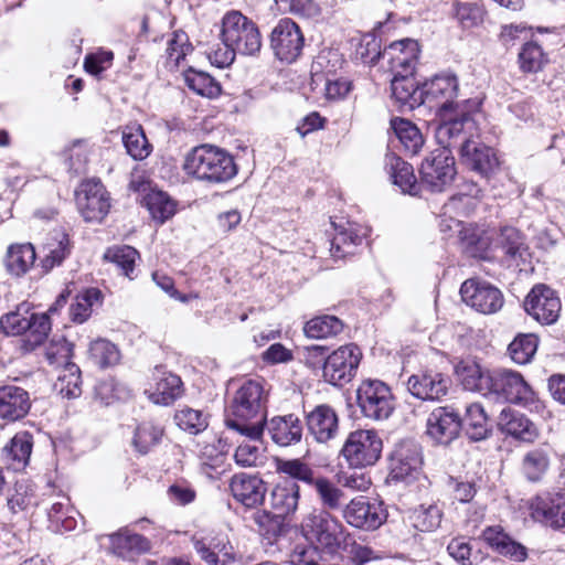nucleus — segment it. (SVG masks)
<instances>
[{"label":"nucleus","instance_id":"30","mask_svg":"<svg viewBox=\"0 0 565 565\" xmlns=\"http://www.w3.org/2000/svg\"><path fill=\"white\" fill-rule=\"evenodd\" d=\"M156 387L150 398L153 403L168 406L183 394V383L177 374L157 366L154 372Z\"/></svg>","mask_w":565,"mask_h":565},{"label":"nucleus","instance_id":"53","mask_svg":"<svg viewBox=\"0 0 565 565\" xmlns=\"http://www.w3.org/2000/svg\"><path fill=\"white\" fill-rule=\"evenodd\" d=\"M539 345V338L533 333L519 334L509 344L511 359L518 364H526L534 356Z\"/></svg>","mask_w":565,"mask_h":565},{"label":"nucleus","instance_id":"58","mask_svg":"<svg viewBox=\"0 0 565 565\" xmlns=\"http://www.w3.org/2000/svg\"><path fill=\"white\" fill-rule=\"evenodd\" d=\"M520 68L525 73H536L545 63V54L535 42L525 43L519 53Z\"/></svg>","mask_w":565,"mask_h":565},{"label":"nucleus","instance_id":"18","mask_svg":"<svg viewBox=\"0 0 565 565\" xmlns=\"http://www.w3.org/2000/svg\"><path fill=\"white\" fill-rule=\"evenodd\" d=\"M531 516L552 529L565 527V492H543L529 503Z\"/></svg>","mask_w":565,"mask_h":565},{"label":"nucleus","instance_id":"31","mask_svg":"<svg viewBox=\"0 0 565 565\" xmlns=\"http://www.w3.org/2000/svg\"><path fill=\"white\" fill-rule=\"evenodd\" d=\"M498 425L503 433L522 441L532 443L537 437L535 425L524 414L511 408L502 409Z\"/></svg>","mask_w":565,"mask_h":565},{"label":"nucleus","instance_id":"4","mask_svg":"<svg viewBox=\"0 0 565 565\" xmlns=\"http://www.w3.org/2000/svg\"><path fill=\"white\" fill-rule=\"evenodd\" d=\"M356 404L362 415L373 420L387 419L395 409L390 386L380 380L362 381L356 390Z\"/></svg>","mask_w":565,"mask_h":565},{"label":"nucleus","instance_id":"37","mask_svg":"<svg viewBox=\"0 0 565 565\" xmlns=\"http://www.w3.org/2000/svg\"><path fill=\"white\" fill-rule=\"evenodd\" d=\"M495 245L501 249L507 262L515 264L524 260L529 252L524 235L513 226L500 228Z\"/></svg>","mask_w":565,"mask_h":565},{"label":"nucleus","instance_id":"33","mask_svg":"<svg viewBox=\"0 0 565 565\" xmlns=\"http://www.w3.org/2000/svg\"><path fill=\"white\" fill-rule=\"evenodd\" d=\"M490 370H484L476 360H461L455 366V373L462 386L472 392L486 395L489 388Z\"/></svg>","mask_w":565,"mask_h":565},{"label":"nucleus","instance_id":"2","mask_svg":"<svg viewBox=\"0 0 565 565\" xmlns=\"http://www.w3.org/2000/svg\"><path fill=\"white\" fill-rule=\"evenodd\" d=\"M183 170L188 175L213 184L232 180L238 171L230 152L210 143L192 148L185 154Z\"/></svg>","mask_w":565,"mask_h":565},{"label":"nucleus","instance_id":"36","mask_svg":"<svg viewBox=\"0 0 565 565\" xmlns=\"http://www.w3.org/2000/svg\"><path fill=\"white\" fill-rule=\"evenodd\" d=\"M462 429L471 441H481L487 439L491 433V424L479 403H471L466 406L465 417H461Z\"/></svg>","mask_w":565,"mask_h":565},{"label":"nucleus","instance_id":"48","mask_svg":"<svg viewBox=\"0 0 565 565\" xmlns=\"http://www.w3.org/2000/svg\"><path fill=\"white\" fill-rule=\"evenodd\" d=\"M343 327V322L338 317L323 315L307 321L303 332L311 339H328L341 333Z\"/></svg>","mask_w":565,"mask_h":565},{"label":"nucleus","instance_id":"49","mask_svg":"<svg viewBox=\"0 0 565 565\" xmlns=\"http://www.w3.org/2000/svg\"><path fill=\"white\" fill-rule=\"evenodd\" d=\"M184 81L186 86L200 96L216 98L221 95L222 88L220 83L209 73L189 67L184 72Z\"/></svg>","mask_w":565,"mask_h":565},{"label":"nucleus","instance_id":"57","mask_svg":"<svg viewBox=\"0 0 565 565\" xmlns=\"http://www.w3.org/2000/svg\"><path fill=\"white\" fill-rule=\"evenodd\" d=\"M81 385L82 379L79 367L74 363H67V366L64 369V373L58 376L55 387L63 396L74 398L81 395Z\"/></svg>","mask_w":565,"mask_h":565},{"label":"nucleus","instance_id":"8","mask_svg":"<svg viewBox=\"0 0 565 565\" xmlns=\"http://www.w3.org/2000/svg\"><path fill=\"white\" fill-rule=\"evenodd\" d=\"M382 447L376 431L359 429L349 434L341 454L350 467L364 468L380 459Z\"/></svg>","mask_w":565,"mask_h":565},{"label":"nucleus","instance_id":"32","mask_svg":"<svg viewBox=\"0 0 565 565\" xmlns=\"http://www.w3.org/2000/svg\"><path fill=\"white\" fill-rule=\"evenodd\" d=\"M275 467L276 472L286 478L282 482H296L298 486L301 483L309 489L320 476L317 469L300 458H276Z\"/></svg>","mask_w":565,"mask_h":565},{"label":"nucleus","instance_id":"64","mask_svg":"<svg viewBox=\"0 0 565 565\" xmlns=\"http://www.w3.org/2000/svg\"><path fill=\"white\" fill-rule=\"evenodd\" d=\"M456 19L463 29H472L483 21V10L476 3H457Z\"/></svg>","mask_w":565,"mask_h":565},{"label":"nucleus","instance_id":"56","mask_svg":"<svg viewBox=\"0 0 565 565\" xmlns=\"http://www.w3.org/2000/svg\"><path fill=\"white\" fill-rule=\"evenodd\" d=\"M105 258L114 263L126 277L131 279V273L134 271L136 259L139 258V253L129 245L115 246L107 249Z\"/></svg>","mask_w":565,"mask_h":565},{"label":"nucleus","instance_id":"28","mask_svg":"<svg viewBox=\"0 0 565 565\" xmlns=\"http://www.w3.org/2000/svg\"><path fill=\"white\" fill-rule=\"evenodd\" d=\"M482 537L494 552L514 562H523L527 557L526 547L514 541L499 525L488 526L482 532Z\"/></svg>","mask_w":565,"mask_h":565},{"label":"nucleus","instance_id":"42","mask_svg":"<svg viewBox=\"0 0 565 565\" xmlns=\"http://www.w3.org/2000/svg\"><path fill=\"white\" fill-rule=\"evenodd\" d=\"M550 467V447L546 445L529 450L522 459V472L526 480L539 482Z\"/></svg>","mask_w":565,"mask_h":565},{"label":"nucleus","instance_id":"6","mask_svg":"<svg viewBox=\"0 0 565 565\" xmlns=\"http://www.w3.org/2000/svg\"><path fill=\"white\" fill-rule=\"evenodd\" d=\"M459 93V81L455 73L444 72L436 74L429 81L422 84L424 106L436 109L438 115H447L457 111L459 104L456 102Z\"/></svg>","mask_w":565,"mask_h":565},{"label":"nucleus","instance_id":"26","mask_svg":"<svg viewBox=\"0 0 565 565\" xmlns=\"http://www.w3.org/2000/svg\"><path fill=\"white\" fill-rule=\"evenodd\" d=\"M31 401L28 391L14 385L0 387V418L15 422L30 411Z\"/></svg>","mask_w":565,"mask_h":565},{"label":"nucleus","instance_id":"63","mask_svg":"<svg viewBox=\"0 0 565 565\" xmlns=\"http://www.w3.org/2000/svg\"><path fill=\"white\" fill-rule=\"evenodd\" d=\"M73 349L74 344L62 337L58 340H52L46 350V358L50 364H65L67 366V363H72Z\"/></svg>","mask_w":565,"mask_h":565},{"label":"nucleus","instance_id":"44","mask_svg":"<svg viewBox=\"0 0 565 565\" xmlns=\"http://www.w3.org/2000/svg\"><path fill=\"white\" fill-rule=\"evenodd\" d=\"M87 353L89 362L102 370L115 366L120 361L117 345L103 338L92 341Z\"/></svg>","mask_w":565,"mask_h":565},{"label":"nucleus","instance_id":"21","mask_svg":"<svg viewBox=\"0 0 565 565\" xmlns=\"http://www.w3.org/2000/svg\"><path fill=\"white\" fill-rule=\"evenodd\" d=\"M230 489L233 498L246 508H256L265 500L267 486L256 475L235 473L231 478Z\"/></svg>","mask_w":565,"mask_h":565},{"label":"nucleus","instance_id":"7","mask_svg":"<svg viewBox=\"0 0 565 565\" xmlns=\"http://www.w3.org/2000/svg\"><path fill=\"white\" fill-rule=\"evenodd\" d=\"M486 395L498 402L523 404L533 399V391L523 376L514 371L498 369L490 372Z\"/></svg>","mask_w":565,"mask_h":565},{"label":"nucleus","instance_id":"11","mask_svg":"<svg viewBox=\"0 0 565 565\" xmlns=\"http://www.w3.org/2000/svg\"><path fill=\"white\" fill-rule=\"evenodd\" d=\"M303 535L311 542L334 553L340 547L342 525L326 510H313L302 521Z\"/></svg>","mask_w":565,"mask_h":565},{"label":"nucleus","instance_id":"40","mask_svg":"<svg viewBox=\"0 0 565 565\" xmlns=\"http://www.w3.org/2000/svg\"><path fill=\"white\" fill-rule=\"evenodd\" d=\"M391 128L399 140L406 154L416 156L424 146V137L415 124L408 119L395 117Z\"/></svg>","mask_w":565,"mask_h":565},{"label":"nucleus","instance_id":"1","mask_svg":"<svg viewBox=\"0 0 565 565\" xmlns=\"http://www.w3.org/2000/svg\"><path fill=\"white\" fill-rule=\"evenodd\" d=\"M267 393L259 380L245 381L234 393L225 417L228 429L259 440L265 429Z\"/></svg>","mask_w":565,"mask_h":565},{"label":"nucleus","instance_id":"16","mask_svg":"<svg viewBox=\"0 0 565 565\" xmlns=\"http://www.w3.org/2000/svg\"><path fill=\"white\" fill-rule=\"evenodd\" d=\"M461 430V415L454 406H439L427 417L426 435L437 445L449 446Z\"/></svg>","mask_w":565,"mask_h":565},{"label":"nucleus","instance_id":"61","mask_svg":"<svg viewBox=\"0 0 565 565\" xmlns=\"http://www.w3.org/2000/svg\"><path fill=\"white\" fill-rule=\"evenodd\" d=\"M406 45H408V49H406V56L395 57L394 65L390 67L391 72L394 74L393 77L413 75L415 64L419 55V45L417 41H408L406 42Z\"/></svg>","mask_w":565,"mask_h":565},{"label":"nucleus","instance_id":"60","mask_svg":"<svg viewBox=\"0 0 565 565\" xmlns=\"http://www.w3.org/2000/svg\"><path fill=\"white\" fill-rule=\"evenodd\" d=\"M35 504L32 487L24 480L15 482L14 493L8 499V507L12 513L25 511Z\"/></svg>","mask_w":565,"mask_h":565},{"label":"nucleus","instance_id":"27","mask_svg":"<svg viewBox=\"0 0 565 565\" xmlns=\"http://www.w3.org/2000/svg\"><path fill=\"white\" fill-rule=\"evenodd\" d=\"M392 97L394 98L399 111H412L424 106V94L422 85L419 86L412 76L393 77L391 82Z\"/></svg>","mask_w":565,"mask_h":565},{"label":"nucleus","instance_id":"45","mask_svg":"<svg viewBox=\"0 0 565 565\" xmlns=\"http://www.w3.org/2000/svg\"><path fill=\"white\" fill-rule=\"evenodd\" d=\"M32 439L28 433L17 434L3 449L4 460L14 469L24 468L32 452Z\"/></svg>","mask_w":565,"mask_h":565},{"label":"nucleus","instance_id":"55","mask_svg":"<svg viewBox=\"0 0 565 565\" xmlns=\"http://www.w3.org/2000/svg\"><path fill=\"white\" fill-rule=\"evenodd\" d=\"M30 316L29 305H20L15 311L8 312L0 319V328L3 333L8 335H20L26 332L30 328Z\"/></svg>","mask_w":565,"mask_h":565},{"label":"nucleus","instance_id":"41","mask_svg":"<svg viewBox=\"0 0 565 565\" xmlns=\"http://www.w3.org/2000/svg\"><path fill=\"white\" fill-rule=\"evenodd\" d=\"M35 259L36 253L31 243L14 244L8 249L6 267L10 274L20 277L30 270Z\"/></svg>","mask_w":565,"mask_h":565},{"label":"nucleus","instance_id":"38","mask_svg":"<svg viewBox=\"0 0 565 565\" xmlns=\"http://www.w3.org/2000/svg\"><path fill=\"white\" fill-rule=\"evenodd\" d=\"M300 486L296 482H278L271 490L269 503L273 511L289 516L298 508Z\"/></svg>","mask_w":565,"mask_h":565},{"label":"nucleus","instance_id":"5","mask_svg":"<svg viewBox=\"0 0 565 565\" xmlns=\"http://www.w3.org/2000/svg\"><path fill=\"white\" fill-rule=\"evenodd\" d=\"M441 122L435 129V137L438 149L457 150L458 154L462 148L473 138L476 122L467 111H452L447 115H439Z\"/></svg>","mask_w":565,"mask_h":565},{"label":"nucleus","instance_id":"51","mask_svg":"<svg viewBox=\"0 0 565 565\" xmlns=\"http://www.w3.org/2000/svg\"><path fill=\"white\" fill-rule=\"evenodd\" d=\"M102 298V292L97 288H88L82 294L76 295L70 306L68 315L73 322L83 323L92 315L93 306Z\"/></svg>","mask_w":565,"mask_h":565},{"label":"nucleus","instance_id":"17","mask_svg":"<svg viewBox=\"0 0 565 565\" xmlns=\"http://www.w3.org/2000/svg\"><path fill=\"white\" fill-rule=\"evenodd\" d=\"M343 518L351 526L373 531L386 521L387 513L381 502L359 497L345 505Z\"/></svg>","mask_w":565,"mask_h":565},{"label":"nucleus","instance_id":"29","mask_svg":"<svg viewBox=\"0 0 565 565\" xmlns=\"http://www.w3.org/2000/svg\"><path fill=\"white\" fill-rule=\"evenodd\" d=\"M444 515V504L439 501H431L420 503L409 510L407 521L415 530L431 533L440 527Z\"/></svg>","mask_w":565,"mask_h":565},{"label":"nucleus","instance_id":"39","mask_svg":"<svg viewBox=\"0 0 565 565\" xmlns=\"http://www.w3.org/2000/svg\"><path fill=\"white\" fill-rule=\"evenodd\" d=\"M332 226L335 230V234L331 239V255L334 258H344L353 255L355 248L362 244L364 236L359 234L351 224L344 226L332 222Z\"/></svg>","mask_w":565,"mask_h":565},{"label":"nucleus","instance_id":"24","mask_svg":"<svg viewBox=\"0 0 565 565\" xmlns=\"http://www.w3.org/2000/svg\"><path fill=\"white\" fill-rule=\"evenodd\" d=\"M422 466L419 448L414 443L397 445L391 456V476L394 480L406 481L418 473Z\"/></svg>","mask_w":565,"mask_h":565},{"label":"nucleus","instance_id":"25","mask_svg":"<svg viewBox=\"0 0 565 565\" xmlns=\"http://www.w3.org/2000/svg\"><path fill=\"white\" fill-rule=\"evenodd\" d=\"M268 434L271 440L281 447L298 444L302 438V424L295 414L275 416L270 420H265Z\"/></svg>","mask_w":565,"mask_h":565},{"label":"nucleus","instance_id":"59","mask_svg":"<svg viewBox=\"0 0 565 565\" xmlns=\"http://www.w3.org/2000/svg\"><path fill=\"white\" fill-rule=\"evenodd\" d=\"M380 57H383L380 40L372 34L363 35L355 47L354 58L363 64L374 65Z\"/></svg>","mask_w":565,"mask_h":565},{"label":"nucleus","instance_id":"10","mask_svg":"<svg viewBox=\"0 0 565 565\" xmlns=\"http://www.w3.org/2000/svg\"><path fill=\"white\" fill-rule=\"evenodd\" d=\"M420 180L431 192L445 191L457 174L455 157L448 149L433 150L422 162Z\"/></svg>","mask_w":565,"mask_h":565},{"label":"nucleus","instance_id":"23","mask_svg":"<svg viewBox=\"0 0 565 565\" xmlns=\"http://www.w3.org/2000/svg\"><path fill=\"white\" fill-rule=\"evenodd\" d=\"M109 547L113 554L122 559H134L136 556L148 553L151 542L146 536L121 527L108 535Z\"/></svg>","mask_w":565,"mask_h":565},{"label":"nucleus","instance_id":"12","mask_svg":"<svg viewBox=\"0 0 565 565\" xmlns=\"http://www.w3.org/2000/svg\"><path fill=\"white\" fill-rule=\"evenodd\" d=\"M361 359L362 352L356 344L340 347L324 361L322 370L324 381L334 386L349 383L355 376Z\"/></svg>","mask_w":565,"mask_h":565},{"label":"nucleus","instance_id":"14","mask_svg":"<svg viewBox=\"0 0 565 565\" xmlns=\"http://www.w3.org/2000/svg\"><path fill=\"white\" fill-rule=\"evenodd\" d=\"M78 212L86 222H102L110 209V198L96 179L83 181L75 192Z\"/></svg>","mask_w":565,"mask_h":565},{"label":"nucleus","instance_id":"43","mask_svg":"<svg viewBox=\"0 0 565 565\" xmlns=\"http://www.w3.org/2000/svg\"><path fill=\"white\" fill-rule=\"evenodd\" d=\"M284 514L275 511H262L255 514V523L264 539L270 544L288 532L289 523Z\"/></svg>","mask_w":565,"mask_h":565},{"label":"nucleus","instance_id":"50","mask_svg":"<svg viewBox=\"0 0 565 565\" xmlns=\"http://www.w3.org/2000/svg\"><path fill=\"white\" fill-rule=\"evenodd\" d=\"M162 436L163 429L160 426L151 422H142L136 427L131 444L138 454L147 455L161 441Z\"/></svg>","mask_w":565,"mask_h":565},{"label":"nucleus","instance_id":"19","mask_svg":"<svg viewBox=\"0 0 565 565\" xmlns=\"http://www.w3.org/2000/svg\"><path fill=\"white\" fill-rule=\"evenodd\" d=\"M406 386L414 397L435 402L448 393L450 380L441 372L422 370L408 377Z\"/></svg>","mask_w":565,"mask_h":565},{"label":"nucleus","instance_id":"9","mask_svg":"<svg viewBox=\"0 0 565 565\" xmlns=\"http://www.w3.org/2000/svg\"><path fill=\"white\" fill-rule=\"evenodd\" d=\"M305 36L300 26L289 18L280 19L269 34V47L280 62H296L303 50Z\"/></svg>","mask_w":565,"mask_h":565},{"label":"nucleus","instance_id":"15","mask_svg":"<svg viewBox=\"0 0 565 565\" xmlns=\"http://www.w3.org/2000/svg\"><path fill=\"white\" fill-rule=\"evenodd\" d=\"M460 296L465 303L484 315L498 312L504 303L502 291L479 278L465 280L460 287Z\"/></svg>","mask_w":565,"mask_h":565},{"label":"nucleus","instance_id":"54","mask_svg":"<svg viewBox=\"0 0 565 565\" xmlns=\"http://www.w3.org/2000/svg\"><path fill=\"white\" fill-rule=\"evenodd\" d=\"M174 422L179 428L191 435H198L209 426L207 416L205 414L188 406L175 412Z\"/></svg>","mask_w":565,"mask_h":565},{"label":"nucleus","instance_id":"62","mask_svg":"<svg viewBox=\"0 0 565 565\" xmlns=\"http://www.w3.org/2000/svg\"><path fill=\"white\" fill-rule=\"evenodd\" d=\"M28 321L30 328L25 333L29 334V341L36 345L43 343L51 331L50 317L46 313L30 312Z\"/></svg>","mask_w":565,"mask_h":565},{"label":"nucleus","instance_id":"52","mask_svg":"<svg viewBox=\"0 0 565 565\" xmlns=\"http://www.w3.org/2000/svg\"><path fill=\"white\" fill-rule=\"evenodd\" d=\"M145 204L153 220L164 223L175 213L174 202L161 191H152L145 196Z\"/></svg>","mask_w":565,"mask_h":565},{"label":"nucleus","instance_id":"46","mask_svg":"<svg viewBox=\"0 0 565 565\" xmlns=\"http://www.w3.org/2000/svg\"><path fill=\"white\" fill-rule=\"evenodd\" d=\"M122 143L127 153L137 161L148 158L152 146L140 125L127 126L122 131Z\"/></svg>","mask_w":565,"mask_h":565},{"label":"nucleus","instance_id":"34","mask_svg":"<svg viewBox=\"0 0 565 565\" xmlns=\"http://www.w3.org/2000/svg\"><path fill=\"white\" fill-rule=\"evenodd\" d=\"M72 244L70 235L63 228H55L50 232L44 246L45 256L42 259L44 271L60 266L71 255Z\"/></svg>","mask_w":565,"mask_h":565},{"label":"nucleus","instance_id":"22","mask_svg":"<svg viewBox=\"0 0 565 565\" xmlns=\"http://www.w3.org/2000/svg\"><path fill=\"white\" fill-rule=\"evenodd\" d=\"M309 433L319 443L334 438L339 430V417L333 407L328 404L315 406L306 414Z\"/></svg>","mask_w":565,"mask_h":565},{"label":"nucleus","instance_id":"20","mask_svg":"<svg viewBox=\"0 0 565 565\" xmlns=\"http://www.w3.org/2000/svg\"><path fill=\"white\" fill-rule=\"evenodd\" d=\"M460 163L489 181L499 170V159L493 148L475 140L469 141L458 154Z\"/></svg>","mask_w":565,"mask_h":565},{"label":"nucleus","instance_id":"35","mask_svg":"<svg viewBox=\"0 0 565 565\" xmlns=\"http://www.w3.org/2000/svg\"><path fill=\"white\" fill-rule=\"evenodd\" d=\"M385 169L390 174L393 184L397 185L403 193H408L411 195L417 194V179L414 174L412 164L404 161L395 153H388L385 157Z\"/></svg>","mask_w":565,"mask_h":565},{"label":"nucleus","instance_id":"13","mask_svg":"<svg viewBox=\"0 0 565 565\" xmlns=\"http://www.w3.org/2000/svg\"><path fill=\"white\" fill-rule=\"evenodd\" d=\"M523 306L526 313L542 326L556 323L562 311V301L557 291L544 284L532 287Z\"/></svg>","mask_w":565,"mask_h":565},{"label":"nucleus","instance_id":"3","mask_svg":"<svg viewBox=\"0 0 565 565\" xmlns=\"http://www.w3.org/2000/svg\"><path fill=\"white\" fill-rule=\"evenodd\" d=\"M223 44L241 55L254 56L262 49V35L257 25L239 11L227 12L222 20Z\"/></svg>","mask_w":565,"mask_h":565},{"label":"nucleus","instance_id":"47","mask_svg":"<svg viewBox=\"0 0 565 565\" xmlns=\"http://www.w3.org/2000/svg\"><path fill=\"white\" fill-rule=\"evenodd\" d=\"M310 489L316 492L321 505L327 510H339L344 503L345 495L343 491L321 473Z\"/></svg>","mask_w":565,"mask_h":565}]
</instances>
